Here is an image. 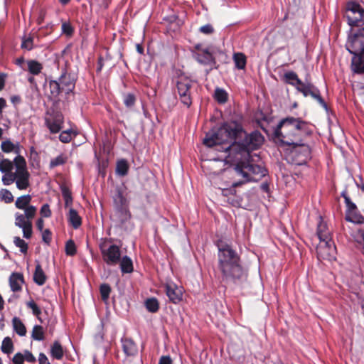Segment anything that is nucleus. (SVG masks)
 <instances>
[{
	"mask_svg": "<svg viewBox=\"0 0 364 364\" xmlns=\"http://www.w3.org/2000/svg\"><path fill=\"white\" fill-rule=\"evenodd\" d=\"M34 38L33 36L31 34H29L28 36H24V37L22 39L21 43V48L23 49H26L27 50H31L34 47Z\"/></svg>",
	"mask_w": 364,
	"mask_h": 364,
	"instance_id": "nucleus-40",
	"label": "nucleus"
},
{
	"mask_svg": "<svg viewBox=\"0 0 364 364\" xmlns=\"http://www.w3.org/2000/svg\"><path fill=\"white\" fill-rule=\"evenodd\" d=\"M102 57H100L99 59H98V65H97V72H100L102 69V67H103V63H102Z\"/></svg>",
	"mask_w": 364,
	"mask_h": 364,
	"instance_id": "nucleus-63",
	"label": "nucleus"
},
{
	"mask_svg": "<svg viewBox=\"0 0 364 364\" xmlns=\"http://www.w3.org/2000/svg\"><path fill=\"white\" fill-rule=\"evenodd\" d=\"M292 149L289 154L291 163L296 165H304L311 159V149L309 145L302 141L301 144L290 145Z\"/></svg>",
	"mask_w": 364,
	"mask_h": 364,
	"instance_id": "nucleus-10",
	"label": "nucleus"
},
{
	"mask_svg": "<svg viewBox=\"0 0 364 364\" xmlns=\"http://www.w3.org/2000/svg\"><path fill=\"white\" fill-rule=\"evenodd\" d=\"M214 98L219 104H224L228 100V94L224 89L217 87L215 90Z\"/></svg>",
	"mask_w": 364,
	"mask_h": 364,
	"instance_id": "nucleus-35",
	"label": "nucleus"
},
{
	"mask_svg": "<svg viewBox=\"0 0 364 364\" xmlns=\"http://www.w3.org/2000/svg\"><path fill=\"white\" fill-rule=\"evenodd\" d=\"M345 15L351 26L364 24V8L355 2H349L347 4Z\"/></svg>",
	"mask_w": 364,
	"mask_h": 364,
	"instance_id": "nucleus-11",
	"label": "nucleus"
},
{
	"mask_svg": "<svg viewBox=\"0 0 364 364\" xmlns=\"http://www.w3.org/2000/svg\"><path fill=\"white\" fill-rule=\"evenodd\" d=\"M122 348L127 357H134L138 353V347L134 341L129 338H122Z\"/></svg>",
	"mask_w": 364,
	"mask_h": 364,
	"instance_id": "nucleus-17",
	"label": "nucleus"
},
{
	"mask_svg": "<svg viewBox=\"0 0 364 364\" xmlns=\"http://www.w3.org/2000/svg\"><path fill=\"white\" fill-rule=\"evenodd\" d=\"M64 117L59 112H48L45 117V124L52 134L58 133L63 128Z\"/></svg>",
	"mask_w": 364,
	"mask_h": 364,
	"instance_id": "nucleus-12",
	"label": "nucleus"
},
{
	"mask_svg": "<svg viewBox=\"0 0 364 364\" xmlns=\"http://www.w3.org/2000/svg\"><path fill=\"white\" fill-rule=\"evenodd\" d=\"M311 125L300 117H287L282 119L274 132V137L288 146L301 144L312 134Z\"/></svg>",
	"mask_w": 364,
	"mask_h": 364,
	"instance_id": "nucleus-4",
	"label": "nucleus"
},
{
	"mask_svg": "<svg viewBox=\"0 0 364 364\" xmlns=\"http://www.w3.org/2000/svg\"><path fill=\"white\" fill-rule=\"evenodd\" d=\"M75 132H74L72 129H68L63 131L60 134L59 139L63 143H68L72 140L73 136H75Z\"/></svg>",
	"mask_w": 364,
	"mask_h": 364,
	"instance_id": "nucleus-42",
	"label": "nucleus"
},
{
	"mask_svg": "<svg viewBox=\"0 0 364 364\" xmlns=\"http://www.w3.org/2000/svg\"><path fill=\"white\" fill-rule=\"evenodd\" d=\"M13 362L14 364H23L24 358L23 353H17L13 358Z\"/></svg>",
	"mask_w": 364,
	"mask_h": 364,
	"instance_id": "nucleus-56",
	"label": "nucleus"
},
{
	"mask_svg": "<svg viewBox=\"0 0 364 364\" xmlns=\"http://www.w3.org/2000/svg\"><path fill=\"white\" fill-rule=\"evenodd\" d=\"M40 213L42 217L49 218L51 216V210L48 204H44L42 205Z\"/></svg>",
	"mask_w": 364,
	"mask_h": 364,
	"instance_id": "nucleus-53",
	"label": "nucleus"
},
{
	"mask_svg": "<svg viewBox=\"0 0 364 364\" xmlns=\"http://www.w3.org/2000/svg\"><path fill=\"white\" fill-rule=\"evenodd\" d=\"M227 202L235 207H237L240 205V200L235 196V194L227 199Z\"/></svg>",
	"mask_w": 364,
	"mask_h": 364,
	"instance_id": "nucleus-57",
	"label": "nucleus"
},
{
	"mask_svg": "<svg viewBox=\"0 0 364 364\" xmlns=\"http://www.w3.org/2000/svg\"><path fill=\"white\" fill-rule=\"evenodd\" d=\"M100 291L101 294L102 299L103 301H107L111 292V287L108 284H102L100 285Z\"/></svg>",
	"mask_w": 364,
	"mask_h": 364,
	"instance_id": "nucleus-48",
	"label": "nucleus"
},
{
	"mask_svg": "<svg viewBox=\"0 0 364 364\" xmlns=\"http://www.w3.org/2000/svg\"><path fill=\"white\" fill-rule=\"evenodd\" d=\"M235 192V191L234 189H227L226 188V189L222 190V195L224 197H226L228 199V198H230V196L234 195Z\"/></svg>",
	"mask_w": 364,
	"mask_h": 364,
	"instance_id": "nucleus-59",
	"label": "nucleus"
},
{
	"mask_svg": "<svg viewBox=\"0 0 364 364\" xmlns=\"http://www.w3.org/2000/svg\"><path fill=\"white\" fill-rule=\"evenodd\" d=\"M120 269L123 273H131L133 272V264L132 259L128 256L121 257Z\"/></svg>",
	"mask_w": 364,
	"mask_h": 364,
	"instance_id": "nucleus-29",
	"label": "nucleus"
},
{
	"mask_svg": "<svg viewBox=\"0 0 364 364\" xmlns=\"http://www.w3.org/2000/svg\"><path fill=\"white\" fill-rule=\"evenodd\" d=\"M68 161V156L64 154H60L55 158L50 160L49 164L50 168H54L56 166L65 164Z\"/></svg>",
	"mask_w": 364,
	"mask_h": 364,
	"instance_id": "nucleus-38",
	"label": "nucleus"
},
{
	"mask_svg": "<svg viewBox=\"0 0 364 364\" xmlns=\"http://www.w3.org/2000/svg\"><path fill=\"white\" fill-rule=\"evenodd\" d=\"M13 343L9 337H6L2 342L1 350L5 353H10L13 351Z\"/></svg>",
	"mask_w": 364,
	"mask_h": 364,
	"instance_id": "nucleus-44",
	"label": "nucleus"
},
{
	"mask_svg": "<svg viewBox=\"0 0 364 364\" xmlns=\"http://www.w3.org/2000/svg\"><path fill=\"white\" fill-rule=\"evenodd\" d=\"M62 196L65 200V207H70L73 203L72 193L70 189L65 186L61 188Z\"/></svg>",
	"mask_w": 364,
	"mask_h": 364,
	"instance_id": "nucleus-41",
	"label": "nucleus"
},
{
	"mask_svg": "<svg viewBox=\"0 0 364 364\" xmlns=\"http://www.w3.org/2000/svg\"><path fill=\"white\" fill-rule=\"evenodd\" d=\"M76 246L73 240H69L65 244V253L67 255L73 256L76 254Z\"/></svg>",
	"mask_w": 364,
	"mask_h": 364,
	"instance_id": "nucleus-50",
	"label": "nucleus"
},
{
	"mask_svg": "<svg viewBox=\"0 0 364 364\" xmlns=\"http://www.w3.org/2000/svg\"><path fill=\"white\" fill-rule=\"evenodd\" d=\"M129 164L126 159H120L117 162L116 173L120 176H124L128 173Z\"/></svg>",
	"mask_w": 364,
	"mask_h": 364,
	"instance_id": "nucleus-30",
	"label": "nucleus"
},
{
	"mask_svg": "<svg viewBox=\"0 0 364 364\" xmlns=\"http://www.w3.org/2000/svg\"><path fill=\"white\" fill-rule=\"evenodd\" d=\"M68 219L74 229L79 228L82 225L81 217L79 215L78 213L72 208H70L69 210Z\"/></svg>",
	"mask_w": 364,
	"mask_h": 364,
	"instance_id": "nucleus-23",
	"label": "nucleus"
},
{
	"mask_svg": "<svg viewBox=\"0 0 364 364\" xmlns=\"http://www.w3.org/2000/svg\"><path fill=\"white\" fill-rule=\"evenodd\" d=\"M12 324L14 331L20 336H24L26 334V328L22 321L18 317H14Z\"/></svg>",
	"mask_w": 364,
	"mask_h": 364,
	"instance_id": "nucleus-27",
	"label": "nucleus"
},
{
	"mask_svg": "<svg viewBox=\"0 0 364 364\" xmlns=\"http://www.w3.org/2000/svg\"><path fill=\"white\" fill-rule=\"evenodd\" d=\"M231 151V154L224 156L225 162L235 164L234 170L236 174L242 177V180L232 183L233 188L252 181H257L266 175L267 170L264 167L252 164L250 153L245 149H240L237 145L233 146Z\"/></svg>",
	"mask_w": 364,
	"mask_h": 364,
	"instance_id": "nucleus-3",
	"label": "nucleus"
},
{
	"mask_svg": "<svg viewBox=\"0 0 364 364\" xmlns=\"http://www.w3.org/2000/svg\"><path fill=\"white\" fill-rule=\"evenodd\" d=\"M51 356L57 360H60L63 357V350L62 346L58 341H55L50 349Z\"/></svg>",
	"mask_w": 364,
	"mask_h": 364,
	"instance_id": "nucleus-34",
	"label": "nucleus"
},
{
	"mask_svg": "<svg viewBox=\"0 0 364 364\" xmlns=\"http://www.w3.org/2000/svg\"><path fill=\"white\" fill-rule=\"evenodd\" d=\"M159 364H172V360L170 356H162L159 362Z\"/></svg>",
	"mask_w": 364,
	"mask_h": 364,
	"instance_id": "nucleus-60",
	"label": "nucleus"
},
{
	"mask_svg": "<svg viewBox=\"0 0 364 364\" xmlns=\"http://www.w3.org/2000/svg\"><path fill=\"white\" fill-rule=\"evenodd\" d=\"M224 164L222 161L214 159L213 160L209 161L208 168L210 172L214 175H219L224 170Z\"/></svg>",
	"mask_w": 364,
	"mask_h": 364,
	"instance_id": "nucleus-26",
	"label": "nucleus"
},
{
	"mask_svg": "<svg viewBox=\"0 0 364 364\" xmlns=\"http://www.w3.org/2000/svg\"><path fill=\"white\" fill-rule=\"evenodd\" d=\"M341 196L343 197L345 200V203L347 208L346 213H349L350 212L355 211L358 209L356 205L351 201L350 198L347 196L346 193L343 192Z\"/></svg>",
	"mask_w": 364,
	"mask_h": 364,
	"instance_id": "nucleus-45",
	"label": "nucleus"
},
{
	"mask_svg": "<svg viewBox=\"0 0 364 364\" xmlns=\"http://www.w3.org/2000/svg\"><path fill=\"white\" fill-rule=\"evenodd\" d=\"M316 252L318 257L321 259L332 260L336 258V247L333 240L321 241Z\"/></svg>",
	"mask_w": 364,
	"mask_h": 364,
	"instance_id": "nucleus-13",
	"label": "nucleus"
},
{
	"mask_svg": "<svg viewBox=\"0 0 364 364\" xmlns=\"http://www.w3.org/2000/svg\"><path fill=\"white\" fill-rule=\"evenodd\" d=\"M233 60L237 69H245L246 66V56L242 53H236L233 55Z\"/></svg>",
	"mask_w": 364,
	"mask_h": 364,
	"instance_id": "nucleus-33",
	"label": "nucleus"
},
{
	"mask_svg": "<svg viewBox=\"0 0 364 364\" xmlns=\"http://www.w3.org/2000/svg\"><path fill=\"white\" fill-rule=\"evenodd\" d=\"M214 51L211 48H205L201 52H194L193 57L200 64L212 65L215 64Z\"/></svg>",
	"mask_w": 364,
	"mask_h": 364,
	"instance_id": "nucleus-15",
	"label": "nucleus"
},
{
	"mask_svg": "<svg viewBox=\"0 0 364 364\" xmlns=\"http://www.w3.org/2000/svg\"><path fill=\"white\" fill-rule=\"evenodd\" d=\"M199 31L204 34H210L214 31V29L210 24H206L201 26Z\"/></svg>",
	"mask_w": 364,
	"mask_h": 364,
	"instance_id": "nucleus-54",
	"label": "nucleus"
},
{
	"mask_svg": "<svg viewBox=\"0 0 364 364\" xmlns=\"http://www.w3.org/2000/svg\"><path fill=\"white\" fill-rule=\"evenodd\" d=\"M31 338L38 341L44 340L45 332L43 328L40 325L34 326L31 332Z\"/></svg>",
	"mask_w": 364,
	"mask_h": 364,
	"instance_id": "nucleus-36",
	"label": "nucleus"
},
{
	"mask_svg": "<svg viewBox=\"0 0 364 364\" xmlns=\"http://www.w3.org/2000/svg\"><path fill=\"white\" fill-rule=\"evenodd\" d=\"M358 236L362 239L363 242V250H364V230H359L358 232Z\"/></svg>",
	"mask_w": 364,
	"mask_h": 364,
	"instance_id": "nucleus-64",
	"label": "nucleus"
},
{
	"mask_svg": "<svg viewBox=\"0 0 364 364\" xmlns=\"http://www.w3.org/2000/svg\"><path fill=\"white\" fill-rule=\"evenodd\" d=\"M62 33L67 35L68 36H71L73 33V28L70 23L64 22L61 26Z\"/></svg>",
	"mask_w": 364,
	"mask_h": 364,
	"instance_id": "nucleus-51",
	"label": "nucleus"
},
{
	"mask_svg": "<svg viewBox=\"0 0 364 364\" xmlns=\"http://www.w3.org/2000/svg\"><path fill=\"white\" fill-rule=\"evenodd\" d=\"M23 283V277L20 273H12L9 277V284L13 291H19L21 290V286Z\"/></svg>",
	"mask_w": 364,
	"mask_h": 364,
	"instance_id": "nucleus-21",
	"label": "nucleus"
},
{
	"mask_svg": "<svg viewBox=\"0 0 364 364\" xmlns=\"http://www.w3.org/2000/svg\"><path fill=\"white\" fill-rule=\"evenodd\" d=\"M196 87V82L186 77H179L177 82L179 100L187 107H190L192 105L193 95Z\"/></svg>",
	"mask_w": 364,
	"mask_h": 364,
	"instance_id": "nucleus-9",
	"label": "nucleus"
},
{
	"mask_svg": "<svg viewBox=\"0 0 364 364\" xmlns=\"http://www.w3.org/2000/svg\"><path fill=\"white\" fill-rule=\"evenodd\" d=\"M243 132L242 125L236 121L224 122L218 130L213 134H208L203 140V144L215 150L223 152L225 155L231 154L232 147L239 146L240 149H245L248 153L259 148L264 141V137L258 131L246 134L242 143L231 141L236 139Z\"/></svg>",
	"mask_w": 364,
	"mask_h": 364,
	"instance_id": "nucleus-1",
	"label": "nucleus"
},
{
	"mask_svg": "<svg viewBox=\"0 0 364 364\" xmlns=\"http://www.w3.org/2000/svg\"><path fill=\"white\" fill-rule=\"evenodd\" d=\"M296 90L301 92L304 97L309 95L311 96L314 99L316 100L318 103L324 108H327V105L320 95L319 90L311 83H304L298 85Z\"/></svg>",
	"mask_w": 364,
	"mask_h": 364,
	"instance_id": "nucleus-14",
	"label": "nucleus"
},
{
	"mask_svg": "<svg viewBox=\"0 0 364 364\" xmlns=\"http://www.w3.org/2000/svg\"><path fill=\"white\" fill-rule=\"evenodd\" d=\"M27 68L26 69L32 75H38L43 69V65L36 60H28L26 62Z\"/></svg>",
	"mask_w": 364,
	"mask_h": 364,
	"instance_id": "nucleus-22",
	"label": "nucleus"
},
{
	"mask_svg": "<svg viewBox=\"0 0 364 364\" xmlns=\"http://www.w3.org/2000/svg\"><path fill=\"white\" fill-rule=\"evenodd\" d=\"M346 220L356 224L364 223V217L360 213L358 209L355 211L346 213Z\"/></svg>",
	"mask_w": 364,
	"mask_h": 364,
	"instance_id": "nucleus-28",
	"label": "nucleus"
},
{
	"mask_svg": "<svg viewBox=\"0 0 364 364\" xmlns=\"http://www.w3.org/2000/svg\"><path fill=\"white\" fill-rule=\"evenodd\" d=\"M218 247V267L222 274V281L237 284L241 282L245 274L240 264V257L231 244L224 240L216 242Z\"/></svg>",
	"mask_w": 364,
	"mask_h": 364,
	"instance_id": "nucleus-2",
	"label": "nucleus"
},
{
	"mask_svg": "<svg viewBox=\"0 0 364 364\" xmlns=\"http://www.w3.org/2000/svg\"><path fill=\"white\" fill-rule=\"evenodd\" d=\"M14 162L16 166L15 172L4 174L2 183L4 186H9L15 182L18 190H26L30 186V173L26 168V160L22 156L17 155Z\"/></svg>",
	"mask_w": 364,
	"mask_h": 364,
	"instance_id": "nucleus-6",
	"label": "nucleus"
},
{
	"mask_svg": "<svg viewBox=\"0 0 364 364\" xmlns=\"http://www.w3.org/2000/svg\"><path fill=\"white\" fill-rule=\"evenodd\" d=\"M99 249L103 261L109 266L117 265L121 259V250L119 245L114 243L112 238H101Z\"/></svg>",
	"mask_w": 364,
	"mask_h": 364,
	"instance_id": "nucleus-7",
	"label": "nucleus"
},
{
	"mask_svg": "<svg viewBox=\"0 0 364 364\" xmlns=\"http://www.w3.org/2000/svg\"><path fill=\"white\" fill-rule=\"evenodd\" d=\"M0 199L6 203H11L14 201V196L10 191L3 188L0 191Z\"/></svg>",
	"mask_w": 364,
	"mask_h": 364,
	"instance_id": "nucleus-46",
	"label": "nucleus"
},
{
	"mask_svg": "<svg viewBox=\"0 0 364 364\" xmlns=\"http://www.w3.org/2000/svg\"><path fill=\"white\" fill-rule=\"evenodd\" d=\"M317 235L321 241H330L332 240L331 231L326 223H324L321 218L317 225Z\"/></svg>",
	"mask_w": 364,
	"mask_h": 364,
	"instance_id": "nucleus-18",
	"label": "nucleus"
},
{
	"mask_svg": "<svg viewBox=\"0 0 364 364\" xmlns=\"http://www.w3.org/2000/svg\"><path fill=\"white\" fill-rule=\"evenodd\" d=\"M15 245L20 248L22 253H26L28 250V244L19 237H15L14 239Z\"/></svg>",
	"mask_w": 364,
	"mask_h": 364,
	"instance_id": "nucleus-49",
	"label": "nucleus"
},
{
	"mask_svg": "<svg viewBox=\"0 0 364 364\" xmlns=\"http://www.w3.org/2000/svg\"><path fill=\"white\" fill-rule=\"evenodd\" d=\"M284 80L286 83L289 84L297 88L298 85H301V80L299 78L297 74L294 71H288L284 75Z\"/></svg>",
	"mask_w": 364,
	"mask_h": 364,
	"instance_id": "nucleus-25",
	"label": "nucleus"
},
{
	"mask_svg": "<svg viewBox=\"0 0 364 364\" xmlns=\"http://www.w3.org/2000/svg\"><path fill=\"white\" fill-rule=\"evenodd\" d=\"M166 292L169 299L174 304L178 303L182 299V291L175 284H167Z\"/></svg>",
	"mask_w": 364,
	"mask_h": 364,
	"instance_id": "nucleus-19",
	"label": "nucleus"
},
{
	"mask_svg": "<svg viewBox=\"0 0 364 364\" xmlns=\"http://www.w3.org/2000/svg\"><path fill=\"white\" fill-rule=\"evenodd\" d=\"M1 149L4 152L6 153H10V152H15L16 154H18L19 152V147L17 145L14 144L11 141L7 140L5 141H3L1 145Z\"/></svg>",
	"mask_w": 364,
	"mask_h": 364,
	"instance_id": "nucleus-39",
	"label": "nucleus"
},
{
	"mask_svg": "<svg viewBox=\"0 0 364 364\" xmlns=\"http://www.w3.org/2000/svg\"><path fill=\"white\" fill-rule=\"evenodd\" d=\"M48 83L50 92L48 97L50 100L56 101L59 95L63 91L61 89L60 83L58 80H50Z\"/></svg>",
	"mask_w": 364,
	"mask_h": 364,
	"instance_id": "nucleus-20",
	"label": "nucleus"
},
{
	"mask_svg": "<svg viewBox=\"0 0 364 364\" xmlns=\"http://www.w3.org/2000/svg\"><path fill=\"white\" fill-rule=\"evenodd\" d=\"M6 102L4 98H0V119L2 117L3 109L6 107Z\"/></svg>",
	"mask_w": 364,
	"mask_h": 364,
	"instance_id": "nucleus-62",
	"label": "nucleus"
},
{
	"mask_svg": "<svg viewBox=\"0 0 364 364\" xmlns=\"http://www.w3.org/2000/svg\"><path fill=\"white\" fill-rule=\"evenodd\" d=\"M123 102L128 108L132 107L136 102V97L132 93L124 94L123 96Z\"/></svg>",
	"mask_w": 364,
	"mask_h": 364,
	"instance_id": "nucleus-47",
	"label": "nucleus"
},
{
	"mask_svg": "<svg viewBox=\"0 0 364 364\" xmlns=\"http://www.w3.org/2000/svg\"><path fill=\"white\" fill-rule=\"evenodd\" d=\"M26 306L28 308L31 309L32 310V313L34 316H36L41 322H42V320L40 318V315L41 314V310L38 306V305L34 302L33 299L28 301L26 303Z\"/></svg>",
	"mask_w": 364,
	"mask_h": 364,
	"instance_id": "nucleus-43",
	"label": "nucleus"
},
{
	"mask_svg": "<svg viewBox=\"0 0 364 364\" xmlns=\"http://www.w3.org/2000/svg\"><path fill=\"white\" fill-rule=\"evenodd\" d=\"M14 162L6 159H2L0 161V171L4 174L13 173Z\"/></svg>",
	"mask_w": 364,
	"mask_h": 364,
	"instance_id": "nucleus-32",
	"label": "nucleus"
},
{
	"mask_svg": "<svg viewBox=\"0 0 364 364\" xmlns=\"http://www.w3.org/2000/svg\"><path fill=\"white\" fill-rule=\"evenodd\" d=\"M346 47L353 55L350 65L352 72L364 74V27L349 36Z\"/></svg>",
	"mask_w": 364,
	"mask_h": 364,
	"instance_id": "nucleus-5",
	"label": "nucleus"
},
{
	"mask_svg": "<svg viewBox=\"0 0 364 364\" xmlns=\"http://www.w3.org/2000/svg\"><path fill=\"white\" fill-rule=\"evenodd\" d=\"M36 269L33 274V281L39 286H42L46 283V276L38 262H36Z\"/></svg>",
	"mask_w": 364,
	"mask_h": 364,
	"instance_id": "nucleus-24",
	"label": "nucleus"
},
{
	"mask_svg": "<svg viewBox=\"0 0 364 364\" xmlns=\"http://www.w3.org/2000/svg\"><path fill=\"white\" fill-rule=\"evenodd\" d=\"M44 221L42 218H38L36 221V227L41 232L43 231Z\"/></svg>",
	"mask_w": 364,
	"mask_h": 364,
	"instance_id": "nucleus-61",
	"label": "nucleus"
},
{
	"mask_svg": "<svg viewBox=\"0 0 364 364\" xmlns=\"http://www.w3.org/2000/svg\"><path fill=\"white\" fill-rule=\"evenodd\" d=\"M63 91L68 95L73 92L75 87L76 79L70 73L64 71L60 76L58 80Z\"/></svg>",
	"mask_w": 364,
	"mask_h": 364,
	"instance_id": "nucleus-16",
	"label": "nucleus"
},
{
	"mask_svg": "<svg viewBox=\"0 0 364 364\" xmlns=\"http://www.w3.org/2000/svg\"><path fill=\"white\" fill-rule=\"evenodd\" d=\"M42 240L46 244L50 245L52 240V233L49 229L42 231Z\"/></svg>",
	"mask_w": 364,
	"mask_h": 364,
	"instance_id": "nucleus-52",
	"label": "nucleus"
},
{
	"mask_svg": "<svg viewBox=\"0 0 364 364\" xmlns=\"http://www.w3.org/2000/svg\"><path fill=\"white\" fill-rule=\"evenodd\" d=\"M23 210V214L20 213L15 214V225L22 229L23 237L29 239L32 236V220L36 215L37 208L30 205Z\"/></svg>",
	"mask_w": 364,
	"mask_h": 364,
	"instance_id": "nucleus-8",
	"label": "nucleus"
},
{
	"mask_svg": "<svg viewBox=\"0 0 364 364\" xmlns=\"http://www.w3.org/2000/svg\"><path fill=\"white\" fill-rule=\"evenodd\" d=\"M38 362V364H50L48 358L43 353L39 354Z\"/></svg>",
	"mask_w": 364,
	"mask_h": 364,
	"instance_id": "nucleus-58",
	"label": "nucleus"
},
{
	"mask_svg": "<svg viewBox=\"0 0 364 364\" xmlns=\"http://www.w3.org/2000/svg\"><path fill=\"white\" fill-rule=\"evenodd\" d=\"M31 201V195H24L17 198L15 205L18 209L23 210L24 208H28L31 205L30 203Z\"/></svg>",
	"mask_w": 364,
	"mask_h": 364,
	"instance_id": "nucleus-31",
	"label": "nucleus"
},
{
	"mask_svg": "<svg viewBox=\"0 0 364 364\" xmlns=\"http://www.w3.org/2000/svg\"><path fill=\"white\" fill-rule=\"evenodd\" d=\"M24 360H26L28 363H34L36 362V358L34 355L28 350H25L23 353Z\"/></svg>",
	"mask_w": 364,
	"mask_h": 364,
	"instance_id": "nucleus-55",
	"label": "nucleus"
},
{
	"mask_svg": "<svg viewBox=\"0 0 364 364\" xmlns=\"http://www.w3.org/2000/svg\"><path fill=\"white\" fill-rule=\"evenodd\" d=\"M145 306L148 311L155 313L159 309V304L156 298L151 297L147 299L144 302Z\"/></svg>",
	"mask_w": 364,
	"mask_h": 364,
	"instance_id": "nucleus-37",
	"label": "nucleus"
}]
</instances>
